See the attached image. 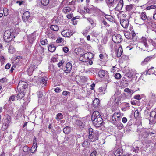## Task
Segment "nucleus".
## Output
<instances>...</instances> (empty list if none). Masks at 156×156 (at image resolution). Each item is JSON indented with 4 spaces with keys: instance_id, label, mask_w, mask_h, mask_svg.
Here are the masks:
<instances>
[{
    "instance_id": "nucleus-1",
    "label": "nucleus",
    "mask_w": 156,
    "mask_h": 156,
    "mask_svg": "<svg viewBox=\"0 0 156 156\" xmlns=\"http://www.w3.org/2000/svg\"><path fill=\"white\" fill-rule=\"evenodd\" d=\"M19 32V29H15L13 28L6 30L4 33L3 38L5 41L7 42L11 41L13 38L16 37L17 35Z\"/></svg>"
},
{
    "instance_id": "nucleus-2",
    "label": "nucleus",
    "mask_w": 156,
    "mask_h": 156,
    "mask_svg": "<svg viewBox=\"0 0 156 156\" xmlns=\"http://www.w3.org/2000/svg\"><path fill=\"white\" fill-rule=\"evenodd\" d=\"M148 41L149 42V44L146 45L144 44L140 43L138 45V47L139 48L143 51H151L149 49V47L152 45L154 46V42L152 39H149Z\"/></svg>"
},
{
    "instance_id": "nucleus-3",
    "label": "nucleus",
    "mask_w": 156,
    "mask_h": 156,
    "mask_svg": "<svg viewBox=\"0 0 156 156\" xmlns=\"http://www.w3.org/2000/svg\"><path fill=\"white\" fill-rule=\"evenodd\" d=\"M76 53L79 55H81V56L80 58V60L83 62H86V59L85 58L86 57H87V59L92 58L93 57V55L91 53H88L84 54L83 53L81 54H80L79 52Z\"/></svg>"
},
{
    "instance_id": "nucleus-4",
    "label": "nucleus",
    "mask_w": 156,
    "mask_h": 156,
    "mask_svg": "<svg viewBox=\"0 0 156 156\" xmlns=\"http://www.w3.org/2000/svg\"><path fill=\"white\" fill-rule=\"evenodd\" d=\"M89 135L88 138L91 142L95 141L98 139V135L97 134L94 133L93 132V129L91 128H89L88 129Z\"/></svg>"
},
{
    "instance_id": "nucleus-5",
    "label": "nucleus",
    "mask_w": 156,
    "mask_h": 156,
    "mask_svg": "<svg viewBox=\"0 0 156 156\" xmlns=\"http://www.w3.org/2000/svg\"><path fill=\"white\" fill-rule=\"evenodd\" d=\"M27 82L23 81H20L17 86L18 91H24V89L27 87Z\"/></svg>"
},
{
    "instance_id": "nucleus-6",
    "label": "nucleus",
    "mask_w": 156,
    "mask_h": 156,
    "mask_svg": "<svg viewBox=\"0 0 156 156\" xmlns=\"http://www.w3.org/2000/svg\"><path fill=\"white\" fill-rule=\"evenodd\" d=\"M112 39L113 42L116 43H120L122 40L121 36L118 34H115L112 36Z\"/></svg>"
},
{
    "instance_id": "nucleus-7",
    "label": "nucleus",
    "mask_w": 156,
    "mask_h": 156,
    "mask_svg": "<svg viewBox=\"0 0 156 156\" xmlns=\"http://www.w3.org/2000/svg\"><path fill=\"white\" fill-rule=\"evenodd\" d=\"M98 119H97L93 121V124L96 127H99L103 125V119L101 117H100Z\"/></svg>"
},
{
    "instance_id": "nucleus-8",
    "label": "nucleus",
    "mask_w": 156,
    "mask_h": 156,
    "mask_svg": "<svg viewBox=\"0 0 156 156\" xmlns=\"http://www.w3.org/2000/svg\"><path fill=\"white\" fill-rule=\"evenodd\" d=\"M105 1L107 5L110 7L112 6L115 7L118 3L117 0H105Z\"/></svg>"
},
{
    "instance_id": "nucleus-9",
    "label": "nucleus",
    "mask_w": 156,
    "mask_h": 156,
    "mask_svg": "<svg viewBox=\"0 0 156 156\" xmlns=\"http://www.w3.org/2000/svg\"><path fill=\"white\" fill-rule=\"evenodd\" d=\"M120 23L124 28H127L129 25V21L127 19H122L120 20Z\"/></svg>"
},
{
    "instance_id": "nucleus-10",
    "label": "nucleus",
    "mask_w": 156,
    "mask_h": 156,
    "mask_svg": "<svg viewBox=\"0 0 156 156\" xmlns=\"http://www.w3.org/2000/svg\"><path fill=\"white\" fill-rule=\"evenodd\" d=\"M75 124L80 127H83L85 125V122L83 119H80L76 120L75 121Z\"/></svg>"
},
{
    "instance_id": "nucleus-11",
    "label": "nucleus",
    "mask_w": 156,
    "mask_h": 156,
    "mask_svg": "<svg viewBox=\"0 0 156 156\" xmlns=\"http://www.w3.org/2000/svg\"><path fill=\"white\" fill-rule=\"evenodd\" d=\"M73 34V33L70 30H65L62 32V34L65 37H69Z\"/></svg>"
},
{
    "instance_id": "nucleus-12",
    "label": "nucleus",
    "mask_w": 156,
    "mask_h": 156,
    "mask_svg": "<svg viewBox=\"0 0 156 156\" xmlns=\"http://www.w3.org/2000/svg\"><path fill=\"white\" fill-rule=\"evenodd\" d=\"M36 37V34L34 33L29 35L28 36V39L29 42L32 43L35 40Z\"/></svg>"
},
{
    "instance_id": "nucleus-13",
    "label": "nucleus",
    "mask_w": 156,
    "mask_h": 156,
    "mask_svg": "<svg viewBox=\"0 0 156 156\" xmlns=\"http://www.w3.org/2000/svg\"><path fill=\"white\" fill-rule=\"evenodd\" d=\"M72 64L70 62L67 63L66 65V69L64 70V72L66 73H69L72 70Z\"/></svg>"
},
{
    "instance_id": "nucleus-14",
    "label": "nucleus",
    "mask_w": 156,
    "mask_h": 156,
    "mask_svg": "<svg viewBox=\"0 0 156 156\" xmlns=\"http://www.w3.org/2000/svg\"><path fill=\"white\" fill-rule=\"evenodd\" d=\"M101 115L100 114L99 112L97 111H95L92 114L91 116V119L92 121H93L97 119H98V117H101Z\"/></svg>"
},
{
    "instance_id": "nucleus-15",
    "label": "nucleus",
    "mask_w": 156,
    "mask_h": 156,
    "mask_svg": "<svg viewBox=\"0 0 156 156\" xmlns=\"http://www.w3.org/2000/svg\"><path fill=\"white\" fill-rule=\"evenodd\" d=\"M123 6V0H120L119 2L118 1V3L117 4L115 7L117 10H120L122 9Z\"/></svg>"
},
{
    "instance_id": "nucleus-16",
    "label": "nucleus",
    "mask_w": 156,
    "mask_h": 156,
    "mask_svg": "<svg viewBox=\"0 0 156 156\" xmlns=\"http://www.w3.org/2000/svg\"><path fill=\"white\" fill-rule=\"evenodd\" d=\"M30 14L29 12L28 11H26L25 12L23 15V20L24 22L27 21L30 17Z\"/></svg>"
},
{
    "instance_id": "nucleus-17",
    "label": "nucleus",
    "mask_w": 156,
    "mask_h": 156,
    "mask_svg": "<svg viewBox=\"0 0 156 156\" xmlns=\"http://www.w3.org/2000/svg\"><path fill=\"white\" fill-rule=\"evenodd\" d=\"M44 48L41 45H39L37 47L36 53H37L39 55L42 56L44 55Z\"/></svg>"
},
{
    "instance_id": "nucleus-18",
    "label": "nucleus",
    "mask_w": 156,
    "mask_h": 156,
    "mask_svg": "<svg viewBox=\"0 0 156 156\" xmlns=\"http://www.w3.org/2000/svg\"><path fill=\"white\" fill-rule=\"evenodd\" d=\"M47 79V78H45L44 77H41L39 78V80L40 81L41 84L42 86L43 87L46 84Z\"/></svg>"
},
{
    "instance_id": "nucleus-19",
    "label": "nucleus",
    "mask_w": 156,
    "mask_h": 156,
    "mask_svg": "<svg viewBox=\"0 0 156 156\" xmlns=\"http://www.w3.org/2000/svg\"><path fill=\"white\" fill-rule=\"evenodd\" d=\"M149 120L150 121H154L156 119V112L154 111L151 112L150 114Z\"/></svg>"
},
{
    "instance_id": "nucleus-20",
    "label": "nucleus",
    "mask_w": 156,
    "mask_h": 156,
    "mask_svg": "<svg viewBox=\"0 0 156 156\" xmlns=\"http://www.w3.org/2000/svg\"><path fill=\"white\" fill-rule=\"evenodd\" d=\"M115 53L116 54V55L117 57H119L121 56L122 52V49L121 46L119 47L118 49L115 50Z\"/></svg>"
},
{
    "instance_id": "nucleus-21",
    "label": "nucleus",
    "mask_w": 156,
    "mask_h": 156,
    "mask_svg": "<svg viewBox=\"0 0 156 156\" xmlns=\"http://www.w3.org/2000/svg\"><path fill=\"white\" fill-rule=\"evenodd\" d=\"M100 103V101L98 98L95 99L93 102V105L94 107H98Z\"/></svg>"
},
{
    "instance_id": "nucleus-22",
    "label": "nucleus",
    "mask_w": 156,
    "mask_h": 156,
    "mask_svg": "<svg viewBox=\"0 0 156 156\" xmlns=\"http://www.w3.org/2000/svg\"><path fill=\"white\" fill-rule=\"evenodd\" d=\"M135 23L140 25L143 24L144 23V21L140 18H137L135 20Z\"/></svg>"
},
{
    "instance_id": "nucleus-23",
    "label": "nucleus",
    "mask_w": 156,
    "mask_h": 156,
    "mask_svg": "<svg viewBox=\"0 0 156 156\" xmlns=\"http://www.w3.org/2000/svg\"><path fill=\"white\" fill-rule=\"evenodd\" d=\"M151 58L152 57H151V56H148L147 57L144 59V61H142L141 62V64L142 65H144L145 64H146L148 62L151 60Z\"/></svg>"
},
{
    "instance_id": "nucleus-24",
    "label": "nucleus",
    "mask_w": 156,
    "mask_h": 156,
    "mask_svg": "<svg viewBox=\"0 0 156 156\" xmlns=\"http://www.w3.org/2000/svg\"><path fill=\"white\" fill-rule=\"evenodd\" d=\"M5 123L9 124L11 120V116L8 115H5Z\"/></svg>"
},
{
    "instance_id": "nucleus-25",
    "label": "nucleus",
    "mask_w": 156,
    "mask_h": 156,
    "mask_svg": "<svg viewBox=\"0 0 156 156\" xmlns=\"http://www.w3.org/2000/svg\"><path fill=\"white\" fill-rule=\"evenodd\" d=\"M18 91V93L16 96L18 99H20L24 96V91Z\"/></svg>"
},
{
    "instance_id": "nucleus-26",
    "label": "nucleus",
    "mask_w": 156,
    "mask_h": 156,
    "mask_svg": "<svg viewBox=\"0 0 156 156\" xmlns=\"http://www.w3.org/2000/svg\"><path fill=\"white\" fill-rule=\"evenodd\" d=\"M56 49V47L53 44H51L48 47V50L51 52H54Z\"/></svg>"
},
{
    "instance_id": "nucleus-27",
    "label": "nucleus",
    "mask_w": 156,
    "mask_h": 156,
    "mask_svg": "<svg viewBox=\"0 0 156 156\" xmlns=\"http://www.w3.org/2000/svg\"><path fill=\"white\" fill-rule=\"evenodd\" d=\"M122 153V150L119 148L116 150L114 154L116 156H119L121 155Z\"/></svg>"
},
{
    "instance_id": "nucleus-28",
    "label": "nucleus",
    "mask_w": 156,
    "mask_h": 156,
    "mask_svg": "<svg viewBox=\"0 0 156 156\" xmlns=\"http://www.w3.org/2000/svg\"><path fill=\"white\" fill-rule=\"evenodd\" d=\"M71 131V128L70 127L66 126L63 129V132L65 134L68 133Z\"/></svg>"
},
{
    "instance_id": "nucleus-29",
    "label": "nucleus",
    "mask_w": 156,
    "mask_h": 156,
    "mask_svg": "<svg viewBox=\"0 0 156 156\" xmlns=\"http://www.w3.org/2000/svg\"><path fill=\"white\" fill-rule=\"evenodd\" d=\"M98 74L100 77H103L105 75V71L103 70H100L98 72Z\"/></svg>"
},
{
    "instance_id": "nucleus-30",
    "label": "nucleus",
    "mask_w": 156,
    "mask_h": 156,
    "mask_svg": "<svg viewBox=\"0 0 156 156\" xmlns=\"http://www.w3.org/2000/svg\"><path fill=\"white\" fill-rule=\"evenodd\" d=\"M50 28L51 30L54 31H57L59 29L58 26L55 25L51 26Z\"/></svg>"
},
{
    "instance_id": "nucleus-31",
    "label": "nucleus",
    "mask_w": 156,
    "mask_h": 156,
    "mask_svg": "<svg viewBox=\"0 0 156 156\" xmlns=\"http://www.w3.org/2000/svg\"><path fill=\"white\" fill-rule=\"evenodd\" d=\"M140 18L142 20L144 21L147 19V16L146 13L145 12H142L140 15Z\"/></svg>"
},
{
    "instance_id": "nucleus-32",
    "label": "nucleus",
    "mask_w": 156,
    "mask_h": 156,
    "mask_svg": "<svg viewBox=\"0 0 156 156\" xmlns=\"http://www.w3.org/2000/svg\"><path fill=\"white\" fill-rule=\"evenodd\" d=\"M142 44H148L147 43V38L144 37H142L140 39V42Z\"/></svg>"
},
{
    "instance_id": "nucleus-33",
    "label": "nucleus",
    "mask_w": 156,
    "mask_h": 156,
    "mask_svg": "<svg viewBox=\"0 0 156 156\" xmlns=\"http://www.w3.org/2000/svg\"><path fill=\"white\" fill-rule=\"evenodd\" d=\"M63 116L61 113H59L57 115L55 119L58 120L59 121L63 118Z\"/></svg>"
},
{
    "instance_id": "nucleus-34",
    "label": "nucleus",
    "mask_w": 156,
    "mask_h": 156,
    "mask_svg": "<svg viewBox=\"0 0 156 156\" xmlns=\"http://www.w3.org/2000/svg\"><path fill=\"white\" fill-rule=\"evenodd\" d=\"M90 145V143L88 142L87 140H86L83 143L82 145L83 147H88Z\"/></svg>"
},
{
    "instance_id": "nucleus-35",
    "label": "nucleus",
    "mask_w": 156,
    "mask_h": 156,
    "mask_svg": "<svg viewBox=\"0 0 156 156\" xmlns=\"http://www.w3.org/2000/svg\"><path fill=\"white\" fill-rule=\"evenodd\" d=\"M30 149L27 146H25L23 147V151L25 153H29V151Z\"/></svg>"
},
{
    "instance_id": "nucleus-36",
    "label": "nucleus",
    "mask_w": 156,
    "mask_h": 156,
    "mask_svg": "<svg viewBox=\"0 0 156 156\" xmlns=\"http://www.w3.org/2000/svg\"><path fill=\"white\" fill-rule=\"evenodd\" d=\"M41 3L44 6H47L49 3V0H41Z\"/></svg>"
},
{
    "instance_id": "nucleus-37",
    "label": "nucleus",
    "mask_w": 156,
    "mask_h": 156,
    "mask_svg": "<svg viewBox=\"0 0 156 156\" xmlns=\"http://www.w3.org/2000/svg\"><path fill=\"white\" fill-rule=\"evenodd\" d=\"M71 9L69 7H67L64 8L63 9V12L64 13H67L70 11H71Z\"/></svg>"
},
{
    "instance_id": "nucleus-38",
    "label": "nucleus",
    "mask_w": 156,
    "mask_h": 156,
    "mask_svg": "<svg viewBox=\"0 0 156 156\" xmlns=\"http://www.w3.org/2000/svg\"><path fill=\"white\" fill-rule=\"evenodd\" d=\"M149 25L151 27L153 28V29L156 28V24L154 22L152 21L150 22L149 23Z\"/></svg>"
},
{
    "instance_id": "nucleus-39",
    "label": "nucleus",
    "mask_w": 156,
    "mask_h": 156,
    "mask_svg": "<svg viewBox=\"0 0 156 156\" xmlns=\"http://www.w3.org/2000/svg\"><path fill=\"white\" fill-rule=\"evenodd\" d=\"M105 18L109 21H111L113 20V18L112 16L110 15H106Z\"/></svg>"
},
{
    "instance_id": "nucleus-40",
    "label": "nucleus",
    "mask_w": 156,
    "mask_h": 156,
    "mask_svg": "<svg viewBox=\"0 0 156 156\" xmlns=\"http://www.w3.org/2000/svg\"><path fill=\"white\" fill-rule=\"evenodd\" d=\"M156 8V5H153L146 7V9L147 10H149L152 9H155Z\"/></svg>"
},
{
    "instance_id": "nucleus-41",
    "label": "nucleus",
    "mask_w": 156,
    "mask_h": 156,
    "mask_svg": "<svg viewBox=\"0 0 156 156\" xmlns=\"http://www.w3.org/2000/svg\"><path fill=\"white\" fill-rule=\"evenodd\" d=\"M114 116H115L117 119H119L120 117V114L119 112H115L114 114Z\"/></svg>"
},
{
    "instance_id": "nucleus-42",
    "label": "nucleus",
    "mask_w": 156,
    "mask_h": 156,
    "mask_svg": "<svg viewBox=\"0 0 156 156\" xmlns=\"http://www.w3.org/2000/svg\"><path fill=\"white\" fill-rule=\"evenodd\" d=\"M112 120L113 122V123L114 125L116 124V121H118L119 120V119H117L116 118L115 116H114V115H113L112 117Z\"/></svg>"
},
{
    "instance_id": "nucleus-43",
    "label": "nucleus",
    "mask_w": 156,
    "mask_h": 156,
    "mask_svg": "<svg viewBox=\"0 0 156 156\" xmlns=\"http://www.w3.org/2000/svg\"><path fill=\"white\" fill-rule=\"evenodd\" d=\"M116 126L119 129L121 130L123 128L124 126L122 123L119 122L117 125Z\"/></svg>"
},
{
    "instance_id": "nucleus-44",
    "label": "nucleus",
    "mask_w": 156,
    "mask_h": 156,
    "mask_svg": "<svg viewBox=\"0 0 156 156\" xmlns=\"http://www.w3.org/2000/svg\"><path fill=\"white\" fill-rule=\"evenodd\" d=\"M133 5L132 4L127 5L126 6V9L127 11H130L133 9Z\"/></svg>"
},
{
    "instance_id": "nucleus-45",
    "label": "nucleus",
    "mask_w": 156,
    "mask_h": 156,
    "mask_svg": "<svg viewBox=\"0 0 156 156\" xmlns=\"http://www.w3.org/2000/svg\"><path fill=\"white\" fill-rule=\"evenodd\" d=\"M9 126V124H7L6 123H4L2 126V129H3V130H5L8 128Z\"/></svg>"
},
{
    "instance_id": "nucleus-46",
    "label": "nucleus",
    "mask_w": 156,
    "mask_h": 156,
    "mask_svg": "<svg viewBox=\"0 0 156 156\" xmlns=\"http://www.w3.org/2000/svg\"><path fill=\"white\" fill-rule=\"evenodd\" d=\"M4 15L5 16H7L8 14V9L6 8L3 9Z\"/></svg>"
},
{
    "instance_id": "nucleus-47",
    "label": "nucleus",
    "mask_w": 156,
    "mask_h": 156,
    "mask_svg": "<svg viewBox=\"0 0 156 156\" xmlns=\"http://www.w3.org/2000/svg\"><path fill=\"white\" fill-rule=\"evenodd\" d=\"M7 80L6 78H3L0 80V82L2 83H7Z\"/></svg>"
},
{
    "instance_id": "nucleus-48",
    "label": "nucleus",
    "mask_w": 156,
    "mask_h": 156,
    "mask_svg": "<svg viewBox=\"0 0 156 156\" xmlns=\"http://www.w3.org/2000/svg\"><path fill=\"white\" fill-rule=\"evenodd\" d=\"M125 92L128 93L129 94H133V90L129 89L128 88H125L124 90Z\"/></svg>"
},
{
    "instance_id": "nucleus-49",
    "label": "nucleus",
    "mask_w": 156,
    "mask_h": 156,
    "mask_svg": "<svg viewBox=\"0 0 156 156\" xmlns=\"http://www.w3.org/2000/svg\"><path fill=\"white\" fill-rule=\"evenodd\" d=\"M47 42L48 41L46 39L41 41V43L42 45H45L47 43Z\"/></svg>"
},
{
    "instance_id": "nucleus-50",
    "label": "nucleus",
    "mask_w": 156,
    "mask_h": 156,
    "mask_svg": "<svg viewBox=\"0 0 156 156\" xmlns=\"http://www.w3.org/2000/svg\"><path fill=\"white\" fill-rule=\"evenodd\" d=\"M124 35L125 36V37L127 38H130V37L129 36L130 34H129V32H124Z\"/></svg>"
},
{
    "instance_id": "nucleus-51",
    "label": "nucleus",
    "mask_w": 156,
    "mask_h": 156,
    "mask_svg": "<svg viewBox=\"0 0 156 156\" xmlns=\"http://www.w3.org/2000/svg\"><path fill=\"white\" fill-rule=\"evenodd\" d=\"M121 77V74L119 73H117L115 75V77L116 79H119Z\"/></svg>"
},
{
    "instance_id": "nucleus-52",
    "label": "nucleus",
    "mask_w": 156,
    "mask_h": 156,
    "mask_svg": "<svg viewBox=\"0 0 156 156\" xmlns=\"http://www.w3.org/2000/svg\"><path fill=\"white\" fill-rule=\"evenodd\" d=\"M63 41V39L62 38L60 37L58 38L56 40V42L57 43H59L62 42Z\"/></svg>"
},
{
    "instance_id": "nucleus-53",
    "label": "nucleus",
    "mask_w": 156,
    "mask_h": 156,
    "mask_svg": "<svg viewBox=\"0 0 156 156\" xmlns=\"http://www.w3.org/2000/svg\"><path fill=\"white\" fill-rule=\"evenodd\" d=\"M133 73L132 72H129L128 73H127V76L129 78H131L133 75Z\"/></svg>"
},
{
    "instance_id": "nucleus-54",
    "label": "nucleus",
    "mask_w": 156,
    "mask_h": 156,
    "mask_svg": "<svg viewBox=\"0 0 156 156\" xmlns=\"http://www.w3.org/2000/svg\"><path fill=\"white\" fill-rule=\"evenodd\" d=\"M9 51L10 53H13L14 52V50L12 48V47H10L9 49Z\"/></svg>"
},
{
    "instance_id": "nucleus-55",
    "label": "nucleus",
    "mask_w": 156,
    "mask_h": 156,
    "mask_svg": "<svg viewBox=\"0 0 156 156\" xmlns=\"http://www.w3.org/2000/svg\"><path fill=\"white\" fill-rule=\"evenodd\" d=\"M37 145H35L33 144V146L30 149V150H32V149H33L34 150L35 149H36V151H37Z\"/></svg>"
},
{
    "instance_id": "nucleus-56",
    "label": "nucleus",
    "mask_w": 156,
    "mask_h": 156,
    "mask_svg": "<svg viewBox=\"0 0 156 156\" xmlns=\"http://www.w3.org/2000/svg\"><path fill=\"white\" fill-rule=\"evenodd\" d=\"M87 20L91 25H93L94 22L93 20L91 19L90 18H88L87 19Z\"/></svg>"
},
{
    "instance_id": "nucleus-57",
    "label": "nucleus",
    "mask_w": 156,
    "mask_h": 156,
    "mask_svg": "<svg viewBox=\"0 0 156 156\" xmlns=\"http://www.w3.org/2000/svg\"><path fill=\"white\" fill-rule=\"evenodd\" d=\"M54 91L58 93L60 92L61 91V89L60 88H59L58 87H57V88H56L55 89V90Z\"/></svg>"
},
{
    "instance_id": "nucleus-58",
    "label": "nucleus",
    "mask_w": 156,
    "mask_h": 156,
    "mask_svg": "<svg viewBox=\"0 0 156 156\" xmlns=\"http://www.w3.org/2000/svg\"><path fill=\"white\" fill-rule=\"evenodd\" d=\"M132 149L133 151H134L136 153H138L139 150V148L138 147H136V148H133Z\"/></svg>"
},
{
    "instance_id": "nucleus-59",
    "label": "nucleus",
    "mask_w": 156,
    "mask_h": 156,
    "mask_svg": "<svg viewBox=\"0 0 156 156\" xmlns=\"http://www.w3.org/2000/svg\"><path fill=\"white\" fill-rule=\"evenodd\" d=\"M63 51L65 53H67L69 51V49L68 48L66 47H63Z\"/></svg>"
},
{
    "instance_id": "nucleus-60",
    "label": "nucleus",
    "mask_w": 156,
    "mask_h": 156,
    "mask_svg": "<svg viewBox=\"0 0 156 156\" xmlns=\"http://www.w3.org/2000/svg\"><path fill=\"white\" fill-rule=\"evenodd\" d=\"M134 115L135 117H137L139 116V112L138 110H136L134 113Z\"/></svg>"
},
{
    "instance_id": "nucleus-61",
    "label": "nucleus",
    "mask_w": 156,
    "mask_h": 156,
    "mask_svg": "<svg viewBox=\"0 0 156 156\" xmlns=\"http://www.w3.org/2000/svg\"><path fill=\"white\" fill-rule=\"evenodd\" d=\"M134 98L135 99L137 100H140L141 98L140 95H137L135 96Z\"/></svg>"
},
{
    "instance_id": "nucleus-62",
    "label": "nucleus",
    "mask_w": 156,
    "mask_h": 156,
    "mask_svg": "<svg viewBox=\"0 0 156 156\" xmlns=\"http://www.w3.org/2000/svg\"><path fill=\"white\" fill-rule=\"evenodd\" d=\"M64 63V61L62 60L61 61H60L59 63H58V66L59 67H60Z\"/></svg>"
},
{
    "instance_id": "nucleus-63",
    "label": "nucleus",
    "mask_w": 156,
    "mask_h": 156,
    "mask_svg": "<svg viewBox=\"0 0 156 156\" xmlns=\"http://www.w3.org/2000/svg\"><path fill=\"white\" fill-rule=\"evenodd\" d=\"M70 93V92L68 91H63L62 93V94L64 96H66L68 94H69Z\"/></svg>"
},
{
    "instance_id": "nucleus-64",
    "label": "nucleus",
    "mask_w": 156,
    "mask_h": 156,
    "mask_svg": "<svg viewBox=\"0 0 156 156\" xmlns=\"http://www.w3.org/2000/svg\"><path fill=\"white\" fill-rule=\"evenodd\" d=\"M96 151H94L90 154V156H96Z\"/></svg>"
}]
</instances>
